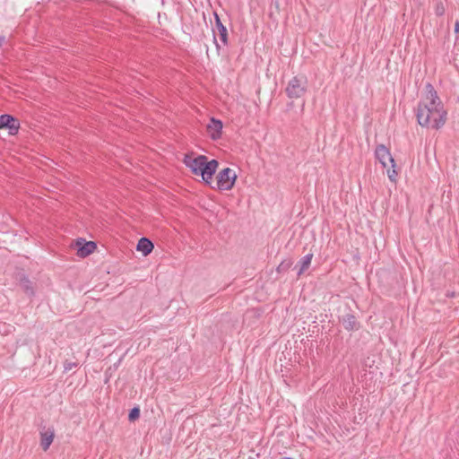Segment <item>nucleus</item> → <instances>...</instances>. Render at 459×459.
<instances>
[{
    "instance_id": "nucleus-1",
    "label": "nucleus",
    "mask_w": 459,
    "mask_h": 459,
    "mask_svg": "<svg viewBox=\"0 0 459 459\" xmlns=\"http://www.w3.org/2000/svg\"><path fill=\"white\" fill-rule=\"evenodd\" d=\"M415 115L418 124L426 128L438 130L446 122L447 111L430 82L425 85V95L418 103Z\"/></svg>"
},
{
    "instance_id": "nucleus-2",
    "label": "nucleus",
    "mask_w": 459,
    "mask_h": 459,
    "mask_svg": "<svg viewBox=\"0 0 459 459\" xmlns=\"http://www.w3.org/2000/svg\"><path fill=\"white\" fill-rule=\"evenodd\" d=\"M183 162L195 176H201L205 184H211L219 162L216 160H209L205 155L194 157L193 154H185Z\"/></svg>"
},
{
    "instance_id": "nucleus-3",
    "label": "nucleus",
    "mask_w": 459,
    "mask_h": 459,
    "mask_svg": "<svg viewBox=\"0 0 459 459\" xmlns=\"http://www.w3.org/2000/svg\"><path fill=\"white\" fill-rule=\"evenodd\" d=\"M308 82L305 75H297L291 78L285 88V93L290 99H299L306 95Z\"/></svg>"
},
{
    "instance_id": "nucleus-4",
    "label": "nucleus",
    "mask_w": 459,
    "mask_h": 459,
    "mask_svg": "<svg viewBox=\"0 0 459 459\" xmlns=\"http://www.w3.org/2000/svg\"><path fill=\"white\" fill-rule=\"evenodd\" d=\"M375 156L384 168H387L388 164H391V169H387V176L390 181L396 182L397 171L394 169L395 162L389 149L384 144H379L376 148Z\"/></svg>"
},
{
    "instance_id": "nucleus-5",
    "label": "nucleus",
    "mask_w": 459,
    "mask_h": 459,
    "mask_svg": "<svg viewBox=\"0 0 459 459\" xmlns=\"http://www.w3.org/2000/svg\"><path fill=\"white\" fill-rule=\"evenodd\" d=\"M237 179L236 173L230 168H225L217 175V188L221 191L232 189Z\"/></svg>"
},
{
    "instance_id": "nucleus-6",
    "label": "nucleus",
    "mask_w": 459,
    "mask_h": 459,
    "mask_svg": "<svg viewBox=\"0 0 459 459\" xmlns=\"http://www.w3.org/2000/svg\"><path fill=\"white\" fill-rule=\"evenodd\" d=\"M15 280L18 281L19 286L23 292L30 298L35 296V282L29 279V277L22 272H18L15 275Z\"/></svg>"
},
{
    "instance_id": "nucleus-7",
    "label": "nucleus",
    "mask_w": 459,
    "mask_h": 459,
    "mask_svg": "<svg viewBox=\"0 0 459 459\" xmlns=\"http://www.w3.org/2000/svg\"><path fill=\"white\" fill-rule=\"evenodd\" d=\"M20 128V121L9 114L0 116V129H8L11 135H15Z\"/></svg>"
},
{
    "instance_id": "nucleus-8",
    "label": "nucleus",
    "mask_w": 459,
    "mask_h": 459,
    "mask_svg": "<svg viewBox=\"0 0 459 459\" xmlns=\"http://www.w3.org/2000/svg\"><path fill=\"white\" fill-rule=\"evenodd\" d=\"M215 18V28L212 30L213 31V41L216 45V48L219 51L221 47L219 43L217 42L216 36L220 37L221 41L223 43V45H228V30L227 28L223 25L221 22L219 15L215 13H214Z\"/></svg>"
},
{
    "instance_id": "nucleus-9",
    "label": "nucleus",
    "mask_w": 459,
    "mask_h": 459,
    "mask_svg": "<svg viewBox=\"0 0 459 459\" xmlns=\"http://www.w3.org/2000/svg\"><path fill=\"white\" fill-rule=\"evenodd\" d=\"M77 255L84 258L90 255L97 248V244L94 241H86L82 238L76 239Z\"/></svg>"
},
{
    "instance_id": "nucleus-10",
    "label": "nucleus",
    "mask_w": 459,
    "mask_h": 459,
    "mask_svg": "<svg viewBox=\"0 0 459 459\" xmlns=\"http://www.w3.org/2000/svg\"><path fill=\"white\" fill-rule=\"evenodd\" d=\"M222 122L220 119L212 117L207 125V131L212 140H218L221 137Z\"/></svg>"
},
{
    "instance_id": "nucleus-11",
    "label": "nucleus",
    "mask_w": 459,
    "mask_h": 459,
    "mask_svg": "<svg viewBox=\"0 0 459 459\" xmlns=\"http://www.w3.org/2000/svg\"><path fill=\"white\" fill-rule=\"evenodd\" d=\"M340 321L342 322L344 329L347 331L359 330L360 327V325L357 321L356 316L351 313H348L342 316Z\"/></svg>"
},
{
    "instance_id": "nucleus-12",
    "label": "nucleus",
    "mask_w": 459,
    "mask_h": 459,
    "mask_svg": "<svg viewBox=\"0 0 459 459\" xmlns=\"http://www.w3.org/2000/svg\"><path fill=\"white\" fill-rule=\"evenodd\" d=\"M55 437L54 429H48L40 432V446L44 451H47L53 442Z\"/></svg>"
},
{
    "instance_id": "nucleus-13",
    "label": "nucleus",
    "mask_w": 459,
    "mask_h": 459,
    "mask_svg": "<svg viewBox=\"0 0 459 459\" xmlns=\"http://www.w3.org/2000/svg\"><path fill=\"white\" fill-rule=\"evenodd\" d=\"M153 248V243L145 237L141 238L136 246V250L142 252V254L144 256L150 255L152 252Z\"/></svg>"
},
{
    "instance_id": "nucleus-14",
    "label": "nucleus",
    "mask_w": 459,
    "mask_h": 459,
    "mask_svg": "<svg viewBox=\"0 0 459 459\" xmlns=\"http://www.w3.org/2000/svg\"><path fill=\"white\" fill-rule=\"evenodd\" d=\"M312 258H313V254L310 253V254L304 255L300 259L299 264L296 265V267L299 266V269L297 273L298 277H299L306 270L308 269V267L310 266Z\"/></svg>"
},
{
    "instance_id": "nucleus-15",
    "label": "nucleus",
    "mask_w": 459,
    "mask_h": 459,
    "mask_svg": "<svg viewBox=\"0 0 459 459\" xmlns=\"http://www.w3.org/2000/svg\"><path fill=\"white\" fill-rule=\"evenodd\" d=\"M293 262L291 259H286L283 260L276 268L277 273H281L287 272L290 266L292 265Z\"/></svg>"
},
{
    "instance_id": "nucleus-16",
    "label": "nucleus",
    "mask_w": 459,
    "mask_h": 459,
    "mask_svg": "<svg viewBox=\"0 0 459 459\" xmlns=\"http://www.w3.org/2000/svg\"><path fill=\"white\" fill-rule=\"evenodd\" d=\"M445 12H446V7H445L444 3L442 1H437L436 6H435L436 15L442 16V15H444Z\"/></svg>"
},
{
    "instance_id": "nucleus-17",
    "label": "nucleus",
    "mask_w": 459,
    "mask_h": 459,
    "mask_svg": "<svg viewBox=\"0 0 459 459\" xmlns=\"http://www.w3.org/2000/svg\"><path fill=\"white\" fill-rule=\"evenodd\" d=\"M140 417V409L138 407H134L129 411L128 420L130 421H134Z\"/></svg>"
},
{
    "instance_id": "nucleus-18",
    "label": "nucleus",
    "mask_w": 459,
    "mask_h": 459,
    "mask_svg": "<svg viewBox=\"0 0 459 459\" xmlns=\"http://www.w3.org/2000/svg\"><path fill=\"white\" fill-rule=\"evenodd\" d=\"M78 366V363L76 362H71V361H65L64 363V371L65 372H68L70 371L71 369H73L74 368H76Z\"/></svg>"
},
{
    "instance_id": "nucleus-19",
    "label": "nucleus",
    "mask_w": 459,
    "mask_h": 459,
    "mask_svg": "<svg viewBox=\"0 0 459 459\" xmlns=\"http://www.w3.org/2000/svg\"><path fill=\"white\" fill-rule=\"evenodd\" d=\"M455 33H459V21H456V22H455Z\"/></svg>"
},
{
    "instance_id": "nucleus-20",
    "label": "nucleus",
    "mask_w": 459,
    "mask_h": 459,
    "mask_svg": "<svg viewBox=\"0 0 459 459\" xmlns=\"http://www.w3.org/2000/svg\"><path fill=\"white\" fill-rule=\"evenodd\" d=\"M4 40V37H0V47L2 46Z\"/></svg>"
},
{
    "instance_id": "nucleus-21",
    "label": "nucleus",
    "mask_w": 459,
    "mask_h": 459,
    "mask_svg": "<svg viewBox=\"0 0 459 459\" xmlns=\"http://www.w3.org/2000/svg\"><path fill=\"white\" fill-rule=\"evenodd\" d=\"M281 459H293V458L284 456V457H281Z\"/></svg>"
}]
</instances>
